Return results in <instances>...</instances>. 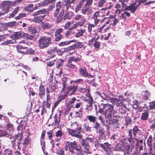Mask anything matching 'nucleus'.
<instances>
[{
    "label": "nucleus",
    "instance_id": "f03ea898",
    "mask_svg": "<svg viewBox=\"0 0 155 155\" xmlns=\"http://www.w3.org/2000/svg\"><path fill=\"white\" fill-rule=\"evenodd\" d=\"M118 97L119 99L114 98L113 99V102L117 106L121 107L123 110V111H120L121 113H125L127 108L126 105L125 104H123V102L125 101V100L122 98L123 96L121 95L119 96Z\"/></svg>",
    "mask_w": 155,
    "mask_h": 155
},
{
    "label": "nucleus",
    "instance_id": "8fccbe9b",
    "mask_svg": "<svg viewBox=\"0 0 155 155\" xmlns=\"http://www.w3.org/2000/svg\"><path fill=\"white\" fill-rule=\"evenodd\" d=\"M106 2V0H100L98 3V6L100 7H102Z\"/></svg>",
    "mask_w": 155,
    "mask_h": 155
},
{
    "label": "nucleus",
    "instance_id": "cd10ccee",
    "mask_svg": "<svg viewBox=\"0 0 155 155\" xmlns=\"http://www.w3.org/2000/svg\"><path fill=\"white\" fill-rule=\"evenodd\" d=\"M84 32V30L82 29H80L78 30L77 33L75 35V37L76 38H78L83 35Z\"/></svg>",
    "mask_w": 155,
    "mask_h": 155
},
{
    "label": "nucleus",
    "instance_id": "e433bc0d",
    "mask_svg": "<svg viewBox=\"0 0 155 155\" xmlns=\"http://www.w3.org/2000/svg\"><path fill=\"white\" fill-rule=\"evenodd\" d=\"M39 95L41 97V96L44 94L45 93V90L43 86H40L39 87Z\"/></svg>",
    "mask_w": 155,
    "mask_h": 155
},
{
    "label": "nucleus",
    "instance_id": "473e14b6",
    "mask_svg": "<svg viewBox=\"0 0 155 155\" xmlns=\"http://www.w3.org/2000/svg\"><path fill=\"white\" fill-rule=\"evenodd\" d=\"M149 116L147 112L143 113L142 114L141 118L143 120H147Z\"/></svg>",
    "mask_w": 155,
    "mask_h": 155
},
{
    "label": "nucleus",
    "instance_id": "c03bdc74",
    "mask_svg": "<svg viewBox=\"0 0 155 155\" xmlns=\"http://www.w3.org/2000/svg\"><path fill=\"white\" fill-rule=\"evenodd\" d=\"M4 155H13L12 150L10 149H6L4 151Z\"/></svg>",
    "mask_w": 155,
    "mask_h": 155
},
{
    "label": "nucleus",
    "instance_id": "ea45409f",
    "mask_svg": "<svg viewBox=\"0 0 155 155\" xmlns=\"http://www.w3.org/2000/svg\"><path fill=\"white\" fill-rule=\"evenodd\" d=\"M35 51L32 48H29L25 52V54H32L34 53Z\"/></svg>",
    "mask_w": 155,
    "mask_h": 155
},
{
    "label": "nucleus",
    "instance_id": "864d4df0",
    "mask_svg": "<svg viewBox=\"0 0 155 155\" xmlns=\"http://www.w3.org/2000/svg\"><path fill=\"white\" fill-rule=\"evenodd\" d=\"M54 123L55 124H58L60 121L59 117H57V115H55L54 117Z\"/></svg>",
    "mask_w": 155,
    "mask_h": 155
},
{
    "label": "nucleus",
    "instance_id": "9b49d317",
    "mask_svg": "<svg viewBox=\"0 0 155 155\" xmlns=\"http://www.w3.org/2000/svg\"><path fill=\"white\" fill-rule=\"evenodd\" d=\"M45 130H43L40 138V142L41 144V146L42 149L44 153L45 154V155H48V153L47 152L45 153V143L43 141V139H44L45 136Z\"/></svg>",
    "mask_w": 155,
    "mask_h": 155
},
{
    "label": "nucleus",
    "instance_id": "393cba45",
    "mask_svg": "<svg viewBox=\"0 0 155 155\" xmlns=\"http://www.w3.org/2000/svg\"><path fill=\"white\" fill-rule=\"evenodd\" d=\"M33 6V4H30L25 7V11H28L30 12H32L34 10Z\"/></svg>",
    "mask_w": 155,
    "mask_h": 155
},
{
    "label": "nucleus",
    "instance_id": "6e6552de",
    "mask_svg": "<svg viewBox=\"0 0 155 155\" xmlns=\"http://www.w3.org/2000/svg\"><path fill=\"white\" fill-rule=\"evenodd\" d=\"M79 74L84 77H87L89 78H92L93 76L88 74L86 68H81L79 69Z\"/></svg>",
    "mask_w": 155,
    "mask_h": 155
},
{
    "label": "nucleus",
    "instance_id": "4c0bfd02",
    "mask_svg": "<svg viewBox=\"0 0 155 155\" xmlns=\"http://www.w3.org/2000/svg\"><path fill=\"white\" fill-rule=\"evenodd\" d=\"M64 62V60L62 59L58 60L57 63V67L58 68H60L61 66L62 65L63 63Z\"/></svg>",
    "mask_w": 155,
    "mask_h": 155
},
{
    "label": "nucleus",
    "instance_id": "680f3d73",
    "mask_svg": "<svg viewBox=\"0 0 155 155\" xmlns=\"http://www.w3.org/2000/svg\"><path fill=\"white\" fill-rule=\"evenodd\" d=\"M105 25H103L102 27H101L98 28V29L97 31L99 32H101V33H103V30L104 28V27H105Z\"/></svg>",
    "mask_w": 155,
    "mask_h": 155
},
{
    "label": "nucleus",
    "instance_id": "79ce46f5",
    "mask_svg": "<svg viewBox=\"0 0 155 155\" xmlns=\"http://www.w3.org/2000/svg\"><path fill=\"white\" fill-rule=\"evenodd\" d=\"M84 129L85 131L87 132H90L91 130V128L88 125H86V124H84Z\"/></svg>",
    "mask_w": 155,
    "mask_h": 155
},
{
    "label": "nucleus",
    "instance_id": "72a5a7b5",
    "mask_svg": "<svg viewBox=\"0 0 155 155\" xmlns=\"http://www.w3.org/2000/svg\"><path fill=\"white\" fill-rule=\"evenodd\" d=\"M82 112L81 110H78L75 113V117H76L81 118L82 117Z\"/></svg>",
    "mask_w": 155,
    "mask_h": 155
},
{
    "label": "nucleus",
    "instance_id": "2f4dec72",
    "mask_svg": "<svg viewBox=\"0 0 155 155\" xmlns=\"http://www.w3.org/2000/svg\"><path fill=\"white\" fill-rule=\"evenodd\" d=\"M18 25V23L15 21L9 22L6 23V25L10 27L15 26Z\"/></svg>",
    "mask_w": 155,
    "mask_h": 155
},
{
    "label": "nucleus",
    "instance_id": "f257e3e1",
    "mask_svg": "<svg viewBox=\"0 0 155 155\" xmlns=\"http://www.w3.org/2000/svg\"><path fill=\"white\" fill-rule=\"evenodd\" d=\"M72 126L75 127H73L74 128H75L76 127V129L72 130L68 128L67 130L68 134L72 136L75 137L79 139L81 138L83 136L80 134L81 130V127L78 126L77 122L73 123Z\"/></svg>",
    "mask_w": 155,
    "mask_h": 155
},
{
    "label": "nucleus",
    "instance_id": "13d9d810",
    "mask_svg": "<svg viewBox=\"0 0 155 155\" xmlns=\"http://www.w3.org/2000/svg\"><path fill=\"white\" fill-rule=\"evenodd\" d=\"M150 106L151 109H155V101L150 103Z\"/></svg>",
    "mask_w": 155,
    "mask_h": 155
},
{
    "label": "nucleus",
    "instance_id": "052dcab7",
    "mask_svg": "<svg viewBox=\"0 0 155 155\" xmlns=\"http://www.w3.org/2000/svg\"><path fill=\"white\" fill-rule=\"evenodd\" d=\"M7 129L12 130L13 129V125L10 123H8L7 124Z\"/></svg>",
    "mask_w": 155,
    "mask_h": 155
},
{
    "label": "nucleus",
    "instance_id": "9d476101",
    "mask_svg": "<svg viewBox=\"0 0 155 155\" xmlns=\"http://www.w3.org/2000/svg\"><path fill=\"white\" fill-rule=\"evenodd\" d=\"M63 31V29L62 28H60L57 29L55 32V35L56 37L55 40L58 41L61 40L62 37L61 33Z\"/></svg>",
    "mask_w": 155,
    "mask_h": 155
},
{
    "label": "nucleus",
    "instance_id": "4be33fe9",
    "mask_svg": "<svg viewBox=\"0 0 155 155\" xmlns=\"http://www.w3.org/2000/svg\"><path fill=\"white\" fill-rule=\"evenodd\" d=\"M67 66L70 68L71 69H75V70L77 69V67L75 65L73 64L71 61L68 60L67 61Z\"/></svg>",
    "mask_w": 155,
    "mask_h": 155
},
{
    "label": "nucleus",
    "instance_id": "bf43d9fd",
    "mask_svg": "<svg viewBox=\"0 0 155 155\" xmlns=\"http://www.w3.org/2000/svg\"><path fill=\"white\" fill-rule=\"evenodd\" d=\"M0 133L1 134V135L2 136H5L7 137H8V134L4 130H2L0 131Z\"/></svg>",
    "mask_w": 155,
    "mask_h": 155
},
{
    "label": "nucleus",
    "instance_id": "3c124183",
    "mask_svg": "<svg viewBox=\"0 0 155 155\" xmlns=\"http://www.w3.org/2000/svg\"><path fill=\"white\" fill-rule=\"evenodd\" d=\"M56 49L54 48L53 49H52L50 53H49V54H50L51 55V56L49 55V58H53L54 56V54L55 53V51Z\"/></svg>",
    "mask_w": 155,
    "mask_h": 155
},
{
    "label": "nucleus",
    "instance_id": "49530a36",
    "mask_svg": "<svg viewBox=\"0 0 155 155\" xmlns=\"http://www.w3.org/2000/svg\"><path fill=\"white\" fill-rule=\"evenodd\" d=\"M95 25L94 24H89L87 27L88 31L90 33L92 30V28H94Z\"/></svg>",
    "mask_w": 155,
    "mask_h": 155
},
{
    "label": "nucleus",
    "instance_id": "2eb2a0df",
    "mask_svg": "<svg viewBox=\"0 0 155 155\" xmlns=\"http://www.w3.org/2000/svg\"><path fill=\"white\" fill-rule=\"evenodd\" d=\"M119 144L121 145L120 148L122 150H128L130 149V146L128 144L122 140H121L118 143V145Z\"/></svg>",
    "mask_w": 155,
    "mask_h": 155
},
{
    "label": "nucleus",
    "instance_id": "37998d69",
    "mask_svg": "<svg viewBox=\"0 0 155 155\" xmlns=\"http://www.w3.org/2000/svg\"><path fill=\"white\" fill-rule=\"evenodd\" d=\"M45 12V11L44 10H40L38 11L34 12L33 13V15L34 16H36L39 14H42L44 13Z\"/></svg>",
    "mask_w": 155,
    "mask_h": 155
},
{
    "label": "nucleus",
    "instance_id": "58836bf2",
    "mask_svg": "<svg viewBox=\"0 0 155 155\" xmlns=\"http://www.w3.org/2000/svg\"><path fill=\"white\" fill-rule=\"evenodd\" d=\"M87 118L90 122H94L96 120V117L92 115H89Z\"/></svg>",
    "mask_w": 155,
    "mask_h": 155
},
{
    "label": "nucleus",
    "instance_id": "c9c22d12",
    "mask_svg": "<svg viewBox=\"0 0 155 155\" xmlns=\"http://www.w3.org/2000/svg\"><path fill=\"white\" fill-rule=\"evenodd\" d=\"M84 101H88L89 104V105L87 106V108H88V107H91L92 106V104L93 103V100L92 97H90V99H85Z\"/></svg>",
    "mask_w": 155,
    "mask_h": 155
},
{
    "label": "nucleus",
    "instance_id": "ddd939ff",
    "mask_svg": "<svg viewBox=\"0 0 155 155\" xmlns=\"http://www.w3.org/2000/svg\"><path fill=\"white\" fill-rule=\"evenodd\" d=\"M81 58V56L79 55L76 54V55L74 56L70 57L68 60L71 61H74L77 62L78 61H80Z\"/></svg>",
    "mask_w": 155,
    "mask_h": 155
},
{
    "label": "nucleus",
    "instance_id": "5fc2aeb1",
    "mask_svg": "<svg viewBox=\"0 0 155 155\" xmlns=\"http://www.w3.org/2000/svg\"><path fill=\"white\" fill-rule=\"evenodd\" d=\"M23 48L21 46L19 45V46H18V47H17V51L18 52L20 53L21 54H25V52L20 50V48Z\"/></svg>",
    "mask_w": 155,
    "mask_h": 155
},
{
    "label": "nucleus",
    "instance_id": "f704fd0d",
    "mask_svg": "<svg viewBox=\"0 0 155 155\" xmlns=\"http://www.w3.org/2000/svg\"><path fill=\"white\" fill-rule=\"evenodd\" d=\"M63 132L61 130H58L56 133V136L58 138V140H60L61 138V137L62 136Z\"/></svg>",
    "mask_w": 155,
    "mask_h": 155
},
{
    "label": "nucleus",
    "instance_id": "423d86ee",
    "mask_svg": "<svg viewBox=\"0 0 155 155\" xmlns=\"http://www.w3.org/2000/svg\"><path fill=\"white\" fill-rule=\"evenodd\" d=\"M69 150L72 153H74V150H79L78 146L77 143L76 141H74L73 142H68L67 143Z\"/></svg>",
    "mask_w": 155,
    "mask_h": 155
},
{
    "label": "nucleus",
    "instance_id": "c756f323",
    "mask_svg": "<svg viewBox=\"0 0 155 155\" xmlns=\"http://www.w3.org/2000/svg\"><path fill=\"white\" fill-rule=\"evenodd\" d=\"M28 30L31 34L35 33L36 32V28L34 26H31L29 27L28 28Z\"/></svg>",
    "mask_w": 155,
    "mask_h": 155
},
{
    "label": "nucleus",
    "instance_id": "e2e57ef3",
    "mask_svg": "<svg viewBox=\"0 0 155 155\" xmlns=\"http://www.w3.org/2000/svg\"><path fill=\"white\" fill-rule=\"evenodd\" d=\"M138 131V129L137 126H135L134 127L133 129V134L135 136L136 134V133Z\"/></svg>",
    "mask_w": 155,
    "mask_h": 155
},
{
    "label": "nucleus",
    "instance_id": "de8ad7c7",
    "mask_svg": "<svg viewBox=\"0 0 155 155\" xmlns=\"http://www.w3.org/2000/svg\"><path fill=\"white\" fill-rule=\"evenodd\" d=\"M78 148H80L79 150H75L76 151V153L77 155H84L82 153V151L81 150V147L80 146H78Z\"/></svg>",
    "mask_w": 155,
    "mask_h": 155
},
{
    "label": "nucleus",
    "instance_id": "412c9836",
    "mask_svg": "<svg viewBox=\"0 0 155 155\" xmlns=\"http://www.w3.org/2000/svg\"><path fill=\"white\" fill-rule=\"evenodd\" d=\"M19 10V7H16L13 11L12 12V13L9 14V16H8V18H11L13 17L18 12Z\"/></svg>",
    "mask_w": 155,
    "mask_h": 155
},
{
    "label": "nucleus",
    "instance_id": "20e7f679",
    "mask_svg": "<svg viewBox=\"0 0 155 155\" xmlns=\"http://www.w3.org/2000/svg\"><path fill=\"white\" fill-rule=\"evenodd\" d=\"M11 7V2L8 1H4L1 6L2 11L0 12V16L3 15L8 13L9 11V9Z\"/></svg>",
    "mask_w": 155,
    "mask_h": 155
},
{
    "label": "nucleus",
    "instance_id": "1a4fd4ad",
    "mask_svg": "<svg viewBox=\"0 0 155 155\" xmlns=\"http://www.w3.org/2000/svg\"><path fill=\"white\" fill-rule=\"evenodd\" d=\"M85 20H82L81 21L75 22L74 23L71 25V27L69 28V30L75 29L78 28V26L80 27L82 26L84 24Z\"/></svg>",
    "mask_w": 155,
    "mask_h": 155
},
{
    "label": "nucleus",
    "instance_id": "4d7b16f0",
    "mask_svg": "<svg viewBox=\"0 0 155 155\" xmlns=\"http://www.w3.org/2000/svg\"><path fill=\"white\" fill-rule=\"evenodd\" d=\"M81 144L83 147L84 146H86L89 145L87 142L86 141L84 140L83 139H82Z\"/></svg>",
    "mask_w": 155,
    "mask_h": 155
},
{
    "label": "nucleus",
    "instance_id": "4468645a",
    "mask_svg": "<svg viewBox=\"0 0 155 155\" xmlns=\"http://www.w3.org/2000/svg\"><path fill=\"white\" fill-rule=\"evenodd\" d=\"M99 12L98 11H96L93 15L92 18L94 20L95 25H97L98 23L100 20L98 19V17L100 16L99 15Z\"/></svg>",
    "mask_w": 155,
    "mask_h": 155
},
{
    "label": "nucleus",
    "instance_id": "6e6d98bb",
    "mask_svg": "<svg viewBox=\"0 0 155 155\" xmlns=\"http://www.w3.org/2000/svg\"><path fill=\"white\" fill-rule=\"evenodd\" d=\"M85 1H86V3L85 4L86 6L91 5L93 2V0H85Z\"/></svg>",
    "mask_w": 155,
    "mask_h": 155
},
{
    "label": "nucleus",
    "instance_id": "f3484780",
    "mask_svg": "<svg viewBox=\"0 0 155 155\" xmlns=\"http://www.w3.org/2000/svg\"><path fill=\"white\" fill-rule=\"evenodd\" d=\"M81 11L83 15H88L92 12V8L90 7H87L85 9H82Z\"/></svg>",
    "mask_w": 155,
    "mask_h": 155
},
{
    "label": "nucleus",
    "instance_id": "09e8293b",
    "mask_svg": "<svg viewBox=\"0 0 155 155\" xmlns=\"http://www.w3.org/2000/svg\"><path fill=\"white\" fill-rule=\"evenodd\" d=\"M75 46L76 48H81L83 46L82 43L80 42H78L77 43L75 44Z\"/></svg>",
    "mask_w": 155,
    "mask_h": 155
},
{
    "label": "nucleus",
    "instance_id": "0eeeda50",
    "mask_svg": "<svg viewBox=\"0 0 155 155\" xmlns=\"http://www.w3.org/2000/svg\"><path fill=\"white\" fill-rule=\"evenodd\" d=\"M39 46L41 49L47 47L48 45V39L45 37H42L39 41Z\"/></svg>",
    "mask_w": 155,
    "mask_h": 155
},
{
    "label": "nucleus",
    "instance_id": "5701e85b",
    "mask_svg": "<svg viewBox=\"0 0 155 155\" xmlns=\"http://www.w3.org/2000/svg\"><path fill=\"white\" fill-rule=\"evenodd\" d=\"M45 16L44 15L35 17L33 19V21L35 22H39L42 21L44 17Z\"/></svg>",
    "mask_w": 155,
    "mask_h": 155
},
{
    "label": "nucleus",
    "instance_id": "f8f14e48",
    "mask_svg": "<svg viewBox=\"0 0 155 155\" xmlns=\"http://www.w3.org/2000/svg\"><path fill=\"white\" fill-rule=\"evenodd\" d=\"M22 36V34L21 32H15L13 34L10 36V38L12 39H18L21 38Z\"/></svg>",
    "mask_w": 155,
    "mask_h": 155
},
{
    "label": "nucleus",
    "instance_id": "0e129e2a",
    "mask_svg": "<svg viewBox=\"0 0 155 155\" xmlns=\"http://www.w3.org/2000/svg\"><path fill=\"white\" fill-rule=\"evenodd\" d=\"M57 153L59 155H62L64 153V152L63 150L60 149L57 150Z\"/></svg>",
    "mask_w": 155,
    "mask_h": 155
},
{
    "label": "nucleus",
    "instance_id": "a19ab883",
    "mask_svg": "<svg viewBox=\"0 0 155 155\" xmlns=\"http://www.w3.org/2000/svg\"><path fill=\"white\" fill-rule=\"evenodd\" d=\"M71 42V41H65L59 43V45L60 46L67 45Z\"/></svg>",
    "mask_w": 155,
    "mask_h": 155
},
{
    "label": "nucleus",
    "instance_id": "6ab92c4d",
    "mask_svg": "<svg viewBox=\"0 0 155 155\" xmlns=\"http://www.w3.org/2000/svg\"><path fill=\"white\" fill-rule=\"evenodd\" d=\"M110 145L107 142H106L104 143V144L99 143L98 144V146L99 147H101L105 150H107L109 149V147Z\"/></svg>",
    "mask_w": 155,
    "mask_h": 155
},
{
    "label": "nucleus",
    "instance_id": "c85d7f7f",
    "mask_svg": "<svg viewBox=\"0 0 155 155\" xmlns=\"http://www.w3.org/2000/svg\"><path fill=\"white\" fill-rule=\"evenodd\" d=\"M128 140L130 143L133 147L134 146L136 141H137V145L138 144V141L135 139H134L130 137L129 138Z\"/></svg>",
    "mask_w": 155,
    "mask_h": 155
},
{
    "label": "nucleus",
    "instance_id": "338daca9",
    "mask_svg": "<svg viewBox=\"0 0 155 155\" xmlns=\"http://www.w3.org/2000/svg\"><path fill=\"white\" fill-rule=\"evenodd\" d=\"M106 151V154L107 155H114L113 154V152L109 149L105 150Z\"/></svg>",
    "mask_w": 155,
    "mask_h": 155
},
{
    "label": "nucleus",
    "instance_id": "a878e982",
    "mask_svg": "<svg viewBox=\"0 0 155 155\" xmlns=\"http://www.w3.org/2000/svg\"><path fill=\"white\" fill-rule=\"evenodd\" d=\"M84 152L86 154H91V151L90 150V147L89 145L83 147Z\"/></svg>",
    "mask_w": 155,
    "mask_h": 155
},
{
    "label": "nucleus",
    "instance_id": "dca6fc26",
    "mask_svg": "<svg viewBox=\"0 0 155 155\" xmlns=\"http://www.w3.org/2000/svg\"><path fill=\"white\" fill-rule=\"evenodd\" d=\"M85 1V0H81L76 5L75 8V11L77 13L81 8L83 5V2Z\"/></svg>",
    "mask_w": 155,
    "mask_h": 155
},
{
    "label": "nucleus",
    "instance_id": "bb28decb",
    "mask_svg": "<svg viewBox=\"0 0 155 155\" xmlns=\"http://www.w3.org/2000/svg\"><path fill=\"white\" fill-rule=\"evenodd\" d=\"M99 38V36L98 34L97 33L95 34L94 37V38H92L90 41L88 42V45H91L93 43L94 40L95 39L96 40H97Z\"/></svg>",
    "mask_w": 155,
    "mask_h": 155
},
{
    "label": "nucleus",
    "instance_id": "603ef678",
    "mask_svg": "<svg viewBox=\"0 0 155 155\" xmlns=\"http://www.w3.org/2000/svg\"><path fill=\"white\" fill-rule=\"evenodd\" d=\"M96 41V40H95L94 43V45L95 48H98L100 45V43L99 42Z\"/></svg>",
    "mask_w": 155,
    "mask_h": 155
},
{
    "label": "nucleus",
    "instance_id": "aec40b11",
    "mask_svg": "<svg viewBox=\"0 0 155 155\" xmlns=\"http://www.w3.org/2000/svg\"><path fill=\"white\" fill-rule=\"evenodd\" d=\"M138 6H135L134 4H131L128 6L127 9V10L130 11L133 13H134L137 9Z\"/></svg>",
    "mask_w": 155,
    "mask_h": 155
},
{
    "label": "nucleus",
    "instance_id": "a18cd8bd",
    "mask_svg": "<svg viewBox=\"0 0 155 155\" xmlns=\"http://www.w3.org/2000/svg\"><path fill=\"white\" fill-rule=\"evenodd\" d=\"M152 137L150 136L147 140V144L149 146H151L152 143Z\"/></svg>",
    "mask_w": 155,
    "mask_h": 155
},
{
    "label": "nucleus",
    "instance_id": "7c9ffc66",
    "mask_svg": "<svg viewBox=\"0 0 155 155\" xmlns=\"http://www.w3.org/2000/svg\"><path fill=\"white\" fill-rule=\"evenodd\" d=\"M76 0H67L66 5L67 8L71 6V4L73 3L76 1Z\"/></svg>",
    "mask_w": 155,
    "mask_h": 155
},
{
    "label": "nucleus",
    "instance_id": "69168bd1",
    "mask_svg": "<svg viewBox=\"0 0 155 155\" xmlns=\"http://www.w3.org/2000/svg\"><path fill=\"white\" fill-rule=\"evenodd\" d=\"M76 98L75 97H74L71 98L70 100L68 103V104L70 105L73 103L76 100Z\"/></svg>",
    "mask_w": 155,
    "mask_h": 155
},
{
    "label": "nucleus",
    "instance_id": "774afa93",
    "mask_svg": "<svg viewBox=\"0 0 155 155\" xmlns=\"http://www.w3.org/2000/svg\"><path fill=\"white\" fill-rule=\"evenodd\" d=\"M71 22L70 21L67 22L64 27V28L65 29H66L70 26L71 25Z\"/></svg>",
    "mask_w": 155,
    "mask_h": 155
},
{
    "label": "nucleus",
    "instance_id": "7ed1b4c3",
    "mask_svg": "<svg viewBox=\"0 0 155 155\" xmlns=\"http://www.w3.org/2000/svg\"><path fill=\"white\" fill-rule=\"evenodd\" d=\"M103 111L105 116H107L108 118L111 117L112 114H114L115 113V111L114 110L113 106L108 104H106L104 105V107L103 108Z\"/></svg>",
    "mask_w": 155,
    "mask_h": 155
},
{
    "label": "nucleus",
    "instance_id": "a211bd4d",
    "mask_svg": "<svg viewBox=\"0 0 155 155\" xmlns=\"http://www.w3.org/2000/svg\"><path fill=\"white\" fill-rule=\"evenodd\" d=\"M16 40L15 39H11L7 40L6 41L1 44V45H8L9 44H12L16 43Z\"/></svg>",
    "mask_w": 155,
    "mask_h": 155
},
{
    "label": "nucleus",
    "instance_id": "b1692460",
    "mask_svg": "<svg viewBox=\"0 0 155 155\" xmlns=\"http://www.w3.org/2000/svg\"><path fill=\"white\" fill-rule=\"evenodd\" d=\"M74 19L76 21H78L80 19H81V21H81L83 20L84 21L85 20V21H84V24L86 21V18L82 15L79 14L77 15L74 18Z\"/></svg>",
    "mask_w": 155,
    "mask_h": 155
},
{
    "label": "nucleus",
    "instance_id": "39448f33",
    "mask_svg": "<svg viewBox=\"0 0 155 155\" xmlns=\"http://www.w3.org/2000/svg\"><path fill=\"white\" fill-rule=\"evenodd\" d=\"M78 86L76 85H71L68 87L65 90V94L66 95H71L75 94L78 90Z\"/></svg>",
    "mask_w": 155,
    "mask_h": 155
}]
</instances>
